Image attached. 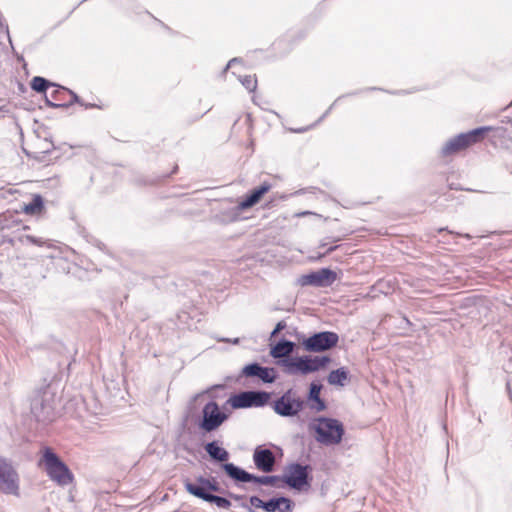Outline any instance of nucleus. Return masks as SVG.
I'll return each mask as SVG.
<instances>
[{
  "label": "nucleus",
  "instance_id": "obj_1",
  "mask_svg": "<svg viewBox=\"0 0 512 512\" xmlns=\"http://www.w3.org/2000/svg\"><path fill=\"white\" fill-rule=\"evenodd\" d=\"M37 465L46 472L50 480L60 486H67L74 480L73 473L69 467L49 446H44L40 450Z\"/></svg>",
  "mask_w": 512,
  "mask_h": 512
},
{
  "label": "nucleus",
  "instance_id": "obj_2",
  "mask_svg": "<svg viewBox=\"0 0 512 512\" xmlns=\"http://www.w3.org/2000/svg\"><path fill=\"white\" fill-rule=\"evenodd\" d=\"M331 362L328 355H302L295 357H286L280 361V366L284 367L288 375H308L324 370Z\"/></svg>",
  "mask_w": 512,
  "mask_h": 512
},
{
  "label": "nucleus",
  "instance_id": "obj_3",
  "mask_svg": "<svg viewBox=\"0 0 512 512\" xmlns=\"http://www.w3.org/2000/svg\"><path fill=\"white\" fill-rule=\"evenodd\" d=\"M317 424H310V429L315 432V440L325 446L339 444L345 434L344 425L336 418L320 416Z\"/></svg>",
  "mask_w": 512,
  "mask_h": 512
},
{
  "label": "nucleus",
  "instance_id": "obj_4",
  "mask_svg": "<svg viewBox=\"0 0 512 512\" xmlns=\"http://www.w3.org/2000/svg\"><path fill=\"white\" fill-rule=\"evenodd\" d=\"M30 408L38 422L53 421L56 411L55 393L49 387L38 390L31 399Z\"/></svg>",
  "mask_w": 512,
  "mask_h": 512
},
{
  "label": "nucleus",
  "instance_id": "obj_5",
  "mask_svg": "<svg viewBox=\"0 0 512 512\" xmlns=\"http://www.w3.org/2000/svg\"><path fill=\"white\" fill-rule=\"evenodd\" d=\"M221 469L235 483L253 482L260 485H270L278 488L283 487V485L278 484V482L282 481V475H256L234 463H224L221 465Z\"/></svg>",
  "mask_w": 512,
  "mask_h": 512
},
{
  "label": "nucleus",
  "instance_id": "obj_6",
  "mask_svg": "<svg viewBox=\"0 0 512 512\" xmlns=\"http://www.w3.org/2000/svg\"><path fill=\"white\" fill-rule=\"evenodd\" d=\"M312 470L309 464L289 463L282 474V482L296 491L307 490L311 487Z\"/></svg>",
  "mask_w": 512,
  "mask_h": 512
},
{
  "label": "nucleus",
  "instance_id": "obj_7",
  "mask_svg": "<svg viewBox=\"0 0 512 512\" xmlns=\"http://www.w3.org/2000/svg\"><path fill=\"white\" fill-rule=\"evenodd\" d=\"M229 417L230 414L222 411L216 401L210 400L204 405L197 426L203 433H211L218 430Z\"/></svg>",
  "mask_w": 512,
  "mask_h": 512
},
{
  "label": "nucleus",
  "instance_id": "obj_8",
  "mask_svg": "<svg viewBox=\"0 0 512 512\" xmlns=\"http://www.w3.org/2000/svg\"><path fill=\"white\" fill-rule=\"evenodd\" d=\"M306 402L296 396L293 388L287 389L280 397L272 401L271 407L274 412L286 418L298 416L305 408Z\"/></svg>",
  "mask_w": 512,
  "mask_h": 512
},
{
  "label": "nucleus",
  "instance_id": "obj_9",
  "mask_svg": "<svg viewBox=\"0 0 512 512\" xmlns=\"http://www.w3.org/2000/svg\"><path fill=\"white\" fill-rule=\"evenodd\" d=\"M0 492L19 495V474L12 461L3 456H0Z\"/></svg>",
  "mask_w": 512,
  "mask_h": 512
},
{
  "label": "nucleus",
  "instance_id": "obj_10",
  "mask_svg": "<svg viewBox=\"0 0 512 512\" xmlns=\"http://www.w3.org/2000/svg\"><path fill=\"white\" fill-rule=\"evenodd\" d=\"M339 342V336L333 331H319L311 334L302 341L307 352H323L334 348Z\"/></svg>",
  "mask_w": 512,
  "mask_h": 512
},
{
  "label": "nucleus",
  "instance_id": "obj_11",
  "mask_svg": "<svg viewBox=\"0 0 512 512\" xmlns=\"http://www.w3.org/2000/svg\"><path fill=\"white\" fill-rule=\"evenodd\" d=\"M489 129L490 128L488 127H480L467 133L459 134L447 142V144L442 148V154L450 155L478 142Z\"/></svg>",
  "mask_w": 512,
  "mask_h": 512
},
{
  "label": "nucleus",
  "instance_id": "obj_12",
  "mask_svg": "<svg viewBox=\"0 0 512 512\" xmlns=\"http://www.w3.org/2000/svg\"><path fill=\"white\" fill-rule=\"evenodd\" d=\"M337 279V273L329 268H321L298 278L301 286L328 287Z\"/></svg>",
  "mask_w": 512,
  "mask_h": 512
},
{
  "label": "nucleus",
  "instance_id": "obj_13",
  "mask_svg": "<svg viewBox=\"0 0 512 512\" xmlns=\"http://www.w3.org/2000/svg\"><path fill=\"white\" fill-rule=\"evenodd\" d=\"M240 376L245 378H257L264 384H272L277 380L278 372L273 367L262 366L260 363L254 361L243 366Z\"/></svg>",
  "mask_w": 512,
  "mask_h": 512
},
{
  "label": "nucleus",
  "instance_id": "obj_14",
  "mask_svg": "<svg viewBox=\"0 0 512 512\" xmlns=\"http://www.w3.org/2000/svg\"><path fill=\"white\" fill-rule=\"evenodd\" d=\"M184 487L189 494L205 502L212 503L220 509H229L231 507V502L226 497L203 491L201 488H198L195 483L189 480L185 481Z\"/></svg>",
  "mask_w": 512,
  "mask_h": 512
},
{
  "label": "nucleus",
  "instance_id": "obj_15",
  "mask_svg": "<svg viewBox=\"0 0 512 512\" xmlns=\"http://www.w3.org/2000/svg\"><path fill=\"white\" fill-rule=\"evenodd\" d=\"M253 463L257 470L270 473L275 468V455L273 451L267 448L265 445H258L253 451Z\"/></svg>",
  "mask_w": 512,
  "mask_h": 512
},
{
  "label": "nucleus",
  "instance_id": "obj_16",
  "mask_svg": "<svg viewBox=\"0 0 512 512\" xmlns=\"http://www.w3.org/2000/svg\"><path fill=\"white\" fill-rule=\"evenodd\" d=\"M52 87L53 90L50 92L49 96L46 95L48 105L52 107H61L78 102V96L72 91L61 86L54 85Z\"/></svg>",
  "mask_w": 512,
  "mask_h": 512
},
{
  "label": "nucleus",
  "instance_id": "obj_17",
  "mask_svg": "<svg viewBox=\"0 0 512 512\" xmlns=\"http://www.w3.org/2000/svg\"><path fill=\"white\" fill-rule=\"evenodd\" d=\"M322 388L323 385L321 383L313 381L309 385L308 393L306 396V400L310 409L315 410L316 412H322L327 408L326 402L320 396Z\"/></svg>",
  "mask_w": 512,
  "mask_h": 512
},
{
  "label": "nucleus",
  "instance_id": "obj_18",
  "mask_svg": "<svg viewBox=\"0 0 512 512\" xmlns=\"http://www.w3.org/2000/svg\"><path fill=\"white\" fill-rule=\"evenodd\" d=\"M204 450L210 457V460L214 463L220 464L229 463L230 453L222 446H220L217 440L207 442L204 445Z\"/></svg>",
  "mask_w": 512,
  "mask_h": 512
},
{
  "label": "nucleus",
  "instance_id": "obj_19",
  "mask_svg": "<svg viewBox=\"0 0 512 512\" xmlns=\"http://www.w3.org/2000/svg\"><path fill=\"white\" fill-rule=\"evenodd\" d=\"M295 343L286 338L279 339L275 344H271L270 355L274 359H277V364L280 365V361L286 357H290L289 354L293 351Z\"/></svg>",
  "mask_w": 512,
  "mask_h": 512
},
{
  "label": "nucleus",
  "instance_id": "obj_20",
  "mask_svg": "<svg viewBox=\"0 0 512 512\" xmlns=\"http://www.w3.org/2000/svg\"><path fill=\"white\" fill-rule=\"evenodd\" d=\"M295 503L286 496H275L267 500L266 512H292Z\"/></svg>",
  "mask_w": 512,
  "mask_h": 512
},
{
  "label": "nucleus",
  "instance_id": "obj_21",
  "mask_svg": "<svg viewBox=\"0 0 512 512\" xmlns=\"http://www.w3.org/2000/svg\"><path fill=\"white\" fill-rule=\"evenodd\" d=\"M227 404H229L232 409L252 408L250 391H241L231 394L227 399Z\"/></svg>",
  "mask_w": 512,
  "mask_h": 512
},
{
  "label": "nucleus",
  "instance_id": "obj_22",
  "mask_svg": "<svg viewBox=\"0 0 512 512\" xmlns=\"http://www.w3.org/2000/svg\"><path fill=\"white\" fill-rule=\"evenodd\" d=\"M271 186L269 184H263L260 187L256 188L249 196H247L244 200H242L239 205V210H245L254 206L259 202L261 197L270 190Z\"/></svg>",
  "mask_w": 512,
  "mask_h": 512
},
{
  "label": "nucleus",
  "instance_id": "obj_23",
  "mask_svg": "<svg viewBox=\"0 0 512 512\" xmlns=\"http://www.w3.org/2000/svg\"><path fill=\"white\" fill-rule=\"evenodd\" d=\"M44 210V201L39 194H34L31 201L22 207V212L30 216H40Z\"/></svg>",
  "mask_w": 512,
  "mask_h": 512
},
{
  "label": "nucleus",
  "instance_id": "obj_24",
  "mask_svg": "<svg viewBox=\"0 0 512 512\" xmlns=\"http://www.w3.org/2000/svg\"><path fill=\"white\" fill-rule=\"evenodd\" d=\"M348 378L349 371L347 370V368L339 367L337 369L330 371V373L327 376V382L330 385L343 387Z\"/></svg>",
  "mask_w": 512,
  "mask_h": 512
},
{
  "label": "nucleus",
  "instance_id": "obj_25",
  "mask_svg": "<svg viewBox=\"0 0 512 512\" xmlns=\"http://www.w3.org/2000/svg\"><path fill=\"white\" fill-rule=\"evenodd\" d=\"M270 393L262 390L250 391L251 401L253 407H264L269 403Z\"/></svg>",
  "mask_w": 512,
  "mask_h": 512
},
{
  "label": "nucleus",
  "instance_id": "obj_26",
  "mask_svg": "<svg viewBox=\"0 0 512 512\" xmlns=\"http://www.w3.org/2000/svg\"><path fill=\"white\" fill-rule=\"evenodd\" d=\"M249 503H250V505H248L246 502H242L240 504V506L248 512H256L253 509V507L260 508L266 512L267 500L264 501V500L260 499L258 496L252 495L249 497Z\"/></svg>",
  "mask_w": 512,
  "mask_h": 512
},
{
  "label": "nucleus",
  "instance_id": "obj_27",
  "mask_svg": "<svg viewBox=\"0 0 512 512\" xmlns=\"http://www.w3.org/2000/svg\"><path fill=\"white\" fill-rule=\"evenodd\" d=\"M52 86H54V84L39 76L34 77L31 81L32 89L37 92H45L48 87Z\"/></svg>",
  "mask_w": 512,
  "mask_h": 512
},
{
  "label": "nucleus",
  "instance_id": "obj_28",
  "mask_svg": "<svg viewBox=\"0 0 512 512\" xmlns=\"http://www.w3.org/2000/svg\"><path fill=\"white\" fill-rule=\"evenodd\" d=\"M242 85L250 92L254 91L257 87V80L254 76L247 75L240 78Z\"/></svg>",
  "mask_w": 512,
  "mask_h": 512
},
{
  "label": "nucleus",
  "instance_id": "obj_29",
  "mask_svg": "<svg viewBox=\"0 0 512 512\" xmlns=\"http://www.w3.org/2000/svg\"><path fill=\"white\" fill-rule=\"evenodd\" d=\"M209 480L210 478H206L204 476H198L196 478V481H197V486L198 488H201L203 491H207L208 489V485H209Z\"/></svg>",
  "mask_w": 512,
  "mask_h": 512
},
{
  "label": "nucleus",
  "instance_id": "obj_30",
  "mask_svg": "<svg viewBox=\"0 0 512 512\" xmlns=\"http://www.w3.org/2000/svg\"><path fill=\"white\" fill-rule=\"evenodd\" d=\"M209 491H213V492H220L221 491L219 483L213 477H211L210 480H209V485H208L207 492H209Z\"/></svg>",
  "mask_w": 512,
  "mask_h": 512
},
{
  "label": "nucleus",
  "instance_id": "obj_31",
  "mask_svg": "<svg viewBox=\"0 0 512 512\" xmlns=\"http://www.w3.org/2000/svg\"><path fill=\"white\" fill-rule=\"evenodd\" d=\"M223 388V385H213L210 388L206 389L203 392L197 393L193 396L192 401H196L198 398L202 397L204 394L209 393L213 389Z\"/></svg>",
  "mask_w": 512,
  "mask_h": 512
},
{
  "label": "nucleus",
  "instance_id": "obj_32",
  "mask_svg": "<svg viewBox=\"0 0 512 512\" xmlns=\"http://www.w3.org/2000/svg\"><path fill=\"white\" fill-rule=\"evenodd\" d=\"M284 328H286V322H277L276 327L271 332V337L276 336L280 331H282Z\"/></svg>",
  "mask_w": 512,
  "mask_h": 512
},
{
  "label": "nucleus",
  "instance_id": "obj_33",
  "mask_svg": "<svg viewBox=\"0 0 512 512\" xmlns=\"http://www.w3.org/2000/svg\"><path fill=\"white\" fill-rule=\"evenodd\" d=\"M27 240L33 244H36V245H43L44 242L41 240V239H37L35 238L34 236H27Z\"/></svg>",
  "mask_w": 512,
  "mask_h": 512
},
{
  "label": "nucleus",
  "instance_id": "obj_34",
  "mask_svg": "<svg viewBox=\"0 0 512 512\" xmlns=\"http://www.w3.org/2000/svg\"><path fill=\"white\" fill-rule=\"evenodd\" d=\"M228 496L235 501H242L245 498L244 495L234 494L231 492L228 493Z\"/></svg>",
  "mask_w": 512,
  "mask_h": 512
},
{
  "label": "nucleus",
  "instance_id": "obj_35",
  "mask_svg": "<svg viewBox=\"0 0 512 512\" xmlns=\"http://www.w3.org/2000/svg\"><path fill=\"white\" fill-rule=\"evenodd\" d=\"M220 341L222 342H227V343H233V344H238L240 339L239 338H234V339H230V338H222L220 339Z\"/></svg>",
  "mask_w": 512,
  "mask_h": 512
},
{
  "label": "nucleus",
  "instance_id": "obj_36",
  "mask_svg": "<svg viewBox=\"0 0 512 512\" xmlns=\"http://www.w3.org/2000/svg\"><path fill=\"white\" fill-rule=\"evenodd\" d=\"M314 213L311 212V211H303V212H299V213H296L295 214V217H304V216H307V215H313Z\"/></svg>",
  "mask_w": 512,
  "mask_h": 512
},
{
  "label": "nucleus",
  "instance_id": "obj_37",
  "mask_svg": "<svg viewBox=\"0 0 512 512\" xmlns=\"http://www.w3.org/2000/svg\"><path fill=\"white\" fill-rule=\"evenodd\" d=\"M8 112V109L6 106L2 105L0 106V117L4 116Z\"/></svg>",
  "mask_w": 512,
  "mask_h": 512
},
{
  "label": "nucleus",
  "instance_id": "obj_38",
  "mask_svg": "<svg viewBox=\"0 0 512 512\" xmlns=\"http://www.w3.org/2000/svg\"><path fill=\"white\" fill-rule=\"evenodd\" d=\"M228 407H230V405L227 404V401H226L220 408L222 411H225L230 414V412L228 411Z\"/></svg>",
  "mask_w": 512,
  "mask_h": 512
},
{
  "label": "nucleus",
  "instance_id": "obj_39",
  "mask_svg": "<svg viewBox=\"0 0 512 512\" xmlns=\"http://www.w3.org/2000/svg\"><path fill=\"white\" fill-rule=\"evenodd\" d=\"M386 282L381 280L377 283V287L380 289V290H383L384 286H385Z\"/></svg>",
  "mask_w": 512,
  "mask_h": 512
},
{
  "label": "nucleus",
  "instance_id": "obj_40",
  "mask_svg": "<svg viewBox=\"0 0 512 512\" xmlns=\"http://www.w3.org/2000/svg\"><path fill=\"white\" fill-rule=\"evenodd\" d=\"M237 61H238V59H237V58H234V59L230 60V61H229V63L227 64V67H226V68L228 69L229 67H231V66H232L234 63H236Z\"/></svg>",
  "mask_w": 512,
  "mask_h": 512
},
{
  "label": "nucleus",
  "instance_id": "obj_41",
  "mask_svg": "<svg viewBox=\"0 0 512 512\" xmlns=\"http://www.w3.org/2000/svg\"><path fill=\"white\" fill-rule=\"evenodd\" d=\"M336 248H337V246H331L327 249L326 253H330V252L334 251Z\"/></svg>",
  "mask_w": 512,
  "mask_h": 512
},
{
  "label": "nucleus",
  "instance_id": "obj_42",
  "mask_svg": "<svg viewBox=\"0 0 512 512\" xmlns=\"http://www.w3.org/2000/svg\"><path fill=\"white\" fill-rule=\"evenodd\" d=\"M404 323H405L406 325H408V326L412 324V322H410V321H407V322H404Z\"/></svg>",
  "mask_w": 512,
  "mask_h": 512
}]
</instances>
